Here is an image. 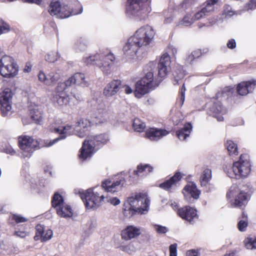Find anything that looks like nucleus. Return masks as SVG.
<instances>
[{"label": "nucleus", "instance_id": "1", "mask_svg": "<svg viewBox=\"0 0 256 256\" xmlns=\"http://www.w3.org/2000/svg\"><path fill=\"white\" fill-rule=\"evenodd\" d=\"M126 202L129 206L124 209V214L130 216L136 212L142 214L148 212L150 200L145 194L138 193L128 198Z\"/></svg>", "mask_w": 256, "mask_h": 256}, {"label": "nucleus", "instance_id": "2", "mask_svg": "<svg viewBox=\"0 0 256 256\" xmlns=\"http://www.w3.org/2000/svg\"><path fill=\"white\" fill-rule=\"evenodd\" d=\"M108 140V136L106 134H102L96 136H88L83 142L79 156L80 158L84 160L91 156L97 146L100 144H105Z\"/></svg>", "mask_w": 256, "mask_h": 256}, {"label": "nucleus", "instance_id": "3", "mask_svg": "<svg viewBox=\"0 0 256 256\" xmlns=\"http://www.w3.org/2000/svg\"><path fill=\"white\" fill-rule=\"evenodd\" d=\"M149 0H128L126 12L140 20L148 17L151 11Z\"/></svg>", "mask_w": 256, "mask_h": 256}, {"label": "nucleus", "instance_id": "4", "mask_svg": "<svg viewBox=\"0 0 256 256\" xmlns=\"http://www.w3.org/2000/svg\"><path fill=\"white\" fill-rule=\"evenodd\" d=\"M154 36L152 28L146 26L138 29L134 34L130 36L136 44L145 52L148 46L152 42Z\"/></svg>", "mask_w": 256, "mask_h": 256}, {"label": "nucleus", "instance_id": "5", "mask_svg": "<svg viewBox=\"0 0 256 256\" xmlns=\"http://www.w3.org/2000/svg\"><path fill=\"white\" fill-rule=\"evenodd\" d=\"M80 198L87 209L96 210L104 202V196L96 190L89 188L84 192H79Z\"/></svg>", "mask_w": 256, "mask_h": 256}, {"label": "nucleus", "instance_id": "6", "mask_svg": "<svg viewBox=\"0 0 256 256\" xmlns=\"http://www.w3.org/2000/svg\"><path fill=\"white\" fill-rule=\"evenodd\" d=\"M250 170L248 156L246 154H241L240 160L233 164L232 168L233 174L229 176L236 179L245 178L249 174Z\"/></svg>", "mask_w": 256, "mask_h": 256}, {"label": "nucleus", "instance_id": "7", "mask_svg": "<svg viewBox=\"0 0 256 256\" xmlns=\"http://www.w3.org/2000/svg\"><path fill=\"white\" fill-rule=\"evenodd\" d=\"M18 72V66L12 58L4 56L0 59V74L6 78L16 76Z\"/></svg>", "mask_w": 256, "mask_h": 256}, {"label": "nucleus", "instance_id": "8", "mask_svg": "<svg viewBox=\"0 0 256 256\" xmlns=\"http://www.w3.org/2000/svg\"><path fill=\"white\" fill-rule=\"evenodd\" d=\"M154 74L152 72H148L144 77L138 81L136 85L135 96L138 98L148 93L151 89H154L158 86L153 81Z\"/></svg>", "mask_w": 256, "mask_h": 256}, {"label": "nucleus", "instance_id": "9", "mask_svg": "<svg viewBox=\"0 0 256 256\" xmlns=\"http://www.w3.org/2000/svg\"><path fill=\"white\" fill-rule=\"evenodd\" d=\"M18 146L24 158L30 157L36 150L40 148L38 141L26 136L18 137Z\"/></svg>", "mask_w": 256, "mask_h": 256}, {"label": "nucleus", "instance_id": "10", "mask_svg": "<svg viewBox=\"0 0 256 256\" xmlns=\"http://www.w3.org/2000/svg\"><path fill=\"white\" fill-rule=\"evenodd\" d=\"M78 4L80 8V11L72 10L71 12L68 6H62L60 2H52L50 5L48 12L52 16H56L57 18H64L69 17L72 14L75 15L82 12V6L78 3Z\"/></svg>", "mask_w": 256, "mask_h": 256}, {"label": "nucleus", "instance_id": "11", "mask_svg": "<svg viewBox=\"0 0 256 256\" xmlns=\"http://www.w3.org/2000/svg\"><path fill=\"white\" fill-rule=\"evenodd\" d=\"M52 206L56 210L58 216L63 218H70L72 212L70 207L64 202L62 196L56 192L52 201Z\"/></svg>", "mask_w": 256, "mask_h": 256}, {"label": "nucleus", "instance_id": "12", "mask_svg": "<svg viewBox=\"0 0 256 256\" xmlns=\"http://www.w3.org/2000/svg\"><path fill=\"white\" fill-rule=\"evenodd\" d=\"M124 54L130 60H136L144 53L130 37L123 48Z\"/></svg>", "mask_w": 256, "mask_h": 256}, {"label": "nucleus", "instance_id": "13", "mask_svg": "<svg viewBox=\"0 0 256 256\" xmlns=\"http://www.w3.org/2000/svg\"><path fill=\"white\" fill-rule=\"evenodd\" d=\"M234 196H236V198L234 202H232V205L234 207H241L243 205H245L248 202V196L246 192H240L236 186H232L227 192L226 196L228 198H230Z\"/></svg>", "mask_w": 256, "mask_h": 256}, {"label": "nucleus", "instance_id": "14", "mask_svg": "<svg viewBox=\"0 0 256 256\" xmlns=\"http://www.w3.org/2000/svg\"><path fill=\"white\" fill-rule=\"evenodd\" d=\"M98 55L102 56V58H98L96 62V66L99 68L104 73L109 74L115 58L114 54L108 52L98 54Z\"/></svg>", "mask_w": 256, "mask_h": 256}, {"label": "nucleus", "instance_id": "15", "mask_svg": "<svg viewBox=\"0 0 256 256\" xmlns=\"http://www.w3.org/2000/svg\"><path fill=\"white\" fill-rule=\"evenodd\" d=\"M12 93L9 90H4L0 97V110L3 116L8 114L12 109L10 104Z\"/></svg>", "mask_w": 256, "mask_h": 256}, {"label": "nucleus", "instance_id": "16", "mask_svg": "<svg viewBox=\"0 0 256 256\" xmlns=\"http://www.w3.org/2000/svg\"><path fill=\"white\" fill-rule=\"evenodd\" d=\"M126 184L124 178H121L119 180L112 182L110 180H106L102 183V186L105 190L110 192L114 193L122 190V188Z\"/></svg>", "mask_w": 256, "mask_h": 256}, {"label": "nucleus", "instance_id": "17", "mask_svg": "<svg viewBox=\"0 0 256 256\" xmlns=\"http://www.w3.org/2000/svg\"><path fill=\"white\" fill-rule=\"evenodd\" d=\"M122 82L119 80H114L108 82L104 89L103 94L107 97L116 94L122 88Z\"/></svg>", "mask_w": 256, "mask_h": 256}, {"label": "nucleus", "instance_id": "18", "mask_svg": "<svg viewBox=\"0 0 256 256\" xmlns=\"http://www.w3.org/2000/svg\"><path fill=\"white\" fill-rule=\"evenodd\" d=\"M170 57L168 54H164L161 56L158 64V74L160 78H164L170 70Z\"/></svg>", "mask_w": 256, "mask_h": 256}, {"label": "nucleus", "instance_id": "19", "mask_svg": "<svg viewBox=\"0 0 256 256\" xmlns=\"http://www.w3.org/2000/svg\"><path fill=\"white\" fill-rule=\"evenodd\" d=\"M218 0H208L201 10L197 12L192 17L194 22L198 20L204 16L208 15L214 10V4H215Z\"/></svg>", "mask_w": 256, "mask_h": 256}, {"label": "nucleus", "instance_id": "20", "mask_svg": "<svg viewBox=\"0 0 256 256\" xmlns=\"http://www.w3.org/2000/svg\"><path fill=\"white\" fill-rule=\"evenodd\" d=\"M52 230H46L43 226L38 224L36 226V233L34 238L36 240H40L41 242H46L52 238Z\"/></svg>", "mask_w": 256, "mask_h": 256}, {"label": "nucleus", "instance_id": "21", "mask_svg": "<svg viewBox=\"0 0 256 256\" xmlns=\"http://www.w3.org/2000/svg\"><path fill=\"white\" fill-rule=\"evenodd\" d=\"M72 126L70 125H66L64 126H63L62 128H54V132L59 133L60 136L58 138L54 139V140L50 142L47 146H50L56 142H58V140L64 139L67 136L71 135L72 134Z\"/></svg>", "mask_w": 256, "mask_h": 256}, {"label": "nucleus", "instance_id": "22", "mask_svg": "<svg viewBox=\"0 0 256 256\" xmlns=\"http://www.w3.org/2000/svg\"><path fill=\"white\" fill-rule=\"evenodd\" d=\"M60 74L56 71H52L49 73V80H46V75L42 72H40L38 75V80L47 86L54 85L60 78Z\"/></svg>", "mask_w": 256, "mask_h": 256}, {"label": "nucleus", "instance_id": "23", "mask_svg": "<svg viewBox=\"0 0 256 256\" xmlns=\"http://www.w3.org/2000/svg\"><path fill=\"white\" fill-rule=\"evenodd\" d=\"M168 134L169 132L165 130L152 128L146 130V135L150 140L156 141Z\"/></svg>", "mask_w": 256, "mask_h": 256}, {"label": "nucleus", "instance_id": "24", "mask_svg": "<svg viewBox=\"0 0 256 256\" xmlns=\"http://www.w3.org/2000/svg\"><path fill=\"white\" fill-rule=\"evenodd\" d=\"M178 214L182 219L190 222L197 216L196 210L189 206L180 208L178 210Z\"/></svg>", "mask_w": 256, "mask_h": 256}, {"label": "nucleus", "instance_id": "25", "mask_svg": "<svg viewBox=\"0 0 256 256\" xmlns=\"http://www.w3.org/2000/svg\"><path fill=\"white\" fill-rule=\"evenodd\" d=\"M255 86H256V80L242 82L238 84L237 91L240 95L246 96L252 91Z\"/></svg>", "mask_w": 256, "mask_h": 256}, {"label": "nucleus", "instance_id": "26", "mask_svg": "<svg viewBox=\"0 0 256 256\" xmlns=\"http://www.w3.org/2000/svg\"><path fill=\"white\" fill-rule=\"evenodd\" d=\"M200 191L196 188V185L194 183L188 184L183 190V194L186 198H193L198 199L200 194Z\"/></svg>", "mask_w": 256, "mask_h": 256}, {"label": "nucleus", "instance_id": "27", "mask_svg": "<svg viewBox=\"0 0 256 256\" xmlns=\"http://www.w3.org/2000/svg\"><path fill=\"white\" fill-rule=\"evenodd\" d=\"M90 126V122L84 119H80L76 122V127L74 128V133L80 138H83L85 135V132L88 130Z\"/></svg>", "mask_w": 256, "mask_h": 256}, {"label": "nucleus", "instance_id": "28", "mask_svg": "<svg viewBox=\"0 0 256 256\" xmlns=\"http://www.w3.org/2000/svg\"><path fill=\"white\" fill-rule=\"evenodd\" d=\"M140 234V230L132 226H128L122 234V238L129 240L138 236Z\"/></svg>", "mask_w": 256, "mask_h": 256}, {"label": "nucleus", "instance_id": "29", "mask_svg": "<svg viewBox=\"0 0 256 256\" xmlns=\"http://www.w3.org/2000/svg\"><path fill=\"white\" fill-rule=\"evenodd\" d=\"M210 110L213 114V116L216 118L218 121L222 122L224 120L222 115L226 113V110L222 108L220 102L214 103L210 107Z\"/></svg>", "mask_w": 256, "mask_h": 256}, {"label": "nucleus", "instance_id": "30", "mask_svg": "<svg viewBox=\"0 0 256 256\" xmlns=\"http://www.w3.org/2000/svg\"><path fill=\"white\" fill-rule=\"evenodd\" d=\"M182 178V174L180 172H177L170 180H167L163 183L160 184V187L164 190H169L173 186L180 180Z\"/></svg>", "mask_w": 256, "mask_h": 256}, {"label": "nucleus", "instance_id": "31", "mask_svg": "<svg viewBox=\"0 0 256 256\" xmlns=\"http://www.w3.org/2000/svg\"><path fill=\"white\" fill-rule=\"evenodd\" d=\"M30 116L36 123H39L42 120V108L38 105H34L30 108Z\"/></svg>", "mask_w": 256, "mask_h": 256}, {"label": "nucleus", "instance_id": "32", "mask_svg": "<svg viewBox=\"0 0 256 256\" xmlns=\"http://www.w3.org/2000/svg\"><path fill=\"white\" fill-rule=\"evenodd\" d=\"M54 102L60 106L66 105L69 102V98L66 92L55 93Z\"/></svg>", "mask_w": 256, "mask_h": 256}, {"label": "nucleus", "instance_id": "33", "mask_svg": "<svg viewBox=\"0 0 256 256\" xmlns=\"http://www.w3.org/2000/svg\"><path fill=\"white\" fill-rule=\"evenodd\" d=\"M192 130V126L190 124H187L184 125V128L176 132L178 138L180 140H184L189 136Z\"/></svg>", "mask_w": 256, "mask_h": 256}, {"label": "nucleus", "instance_id": "34", "mask_svg": "<svg viewBox=\"0 0 256 256\" xmlns=\"http://www.w3.org/2000/svg\"><path fill=\"white\" fill-rule=\"evenodd\" d=\"M75 84L82 86H88V82L86 80L84 74L82 73H76L73 75Z\"/></svg>", "mask_w": 256, "mask_h": 256}, {"label": "nucleus", "instance_id": "35", "mask_svg": "<svg viewBox=\"0 0 256 256\" xmlns=\"http://www.w3.org/2000/svg\"><path fill=\"white\" fill-rule=\"evenodd\" d=\"M212 178V171L210 169L204 170L200 178V182L202 186H206Z\"/></svg>", "mask_w": 256, "mask_h": 256}, {"label": "nucleus", "instance_id": "36", "mask_svg": "<svg viewBox=\"0 0 256 256\" xmlns=\"http://www.w3.org/2000/svg\"><path fill=\"white\" fill-rule=\"evenodd\" d=\"M226 146L230 156H236L238 154L237 145L232 140H227L226 144Z\"/></svg>", "mask_w": 256, "mask_h": 256}, {"label": "nucleus", "instance_id": "37", "mask_svg": "<svg viewBox=\"0 0 256 256\" xmlns=\"http://www.w3.org/2000/svg\"><path fill=\"white\" fill-rule=\"evenodd\" d=\"M153 168L148 164H144V166L140 164L137 166V170L134 171V173L138 176H142V174L145 172L146 174L152 172Z\"/></svg>", "mask_w": 256, "mask_h": 256}, {"label": "nucleus", "instance_id": "38", "mask_svg": "<svg viewBox=\"0 0 256 256\" xmlns=\"http://www.w3.org/2000/svg\"><path fill=\"white\" fill-rule=\"evenodd\" d=\"M102 58V56H99L98 54L89 56H86L83 58L84 62L86 64H94L96 66V62L98 58Z\"/></svg>", "mask_w": 256, "mask_h": 256}, {"label": "nucleus", "instance_id": "39", "mask_svg": "<svg viewBox=\"0 0 256 256\" xmlns=\"http://www.w3.org/2000/svg\"><path fill=\"white\" fill-rule=\"evenodd\" d=\"M246 248L248 250H256V237H248L244 242Z\"/></svg>", "mask_w": 256, "mask_h": 256}, {"label": "nucleus", "instance_id": "40", "mask_svg": "<svg viewBox=\"0 0 256 256\" xmlns=\"http://www.w3.org/2000/svg\"><path fill=\"white\" fill-rule=\"evenodd\" d=\"M194 22L193 18L190 14L186 15L184 18L178 22V26H187L191 25Z\"/></svg>", "mask_w": 256, "mask_h": 256}, {"label": "nucleus", "instance_id": "41", "mask_svg": "<svg viewBox=\"0 0 256 256\" xmlns=\"http://www.w3.org/2000/svg\"><path fill=\"white\" fill-rule=\"evenodd\" d=\"M133 128L135 131L140 132L146 128V124L139 118H135L133 122Z\"/></svg>", "mask_w": 256, "mask_h": 256}, {"label": "nucleus", "instance_id": "42", "mask_svg": "<svg viewBox=\"0 0 256 256\" xmlns=\"http://www.w3.org/2000/svg\"><path fill=\"white\" fill-rule=\"evenodd\" d=\"M244 220H240L238 224V228L240 231L244 232L246 230L248 226L247 216H245L244 214H242Z\"/></svg>", "mask_w": 256, "mask_h": 256}, {"label": "nucleus", "instance_id": "43", "mask_svg": "<svg viewBox=\"0 0 256 256\" xmlns=\"http://www.w3.org/2000/svg\"><path fill=\"white\" fill-rule=\"evenodd\" d=\"M56 54H55V53L50 52H48L46 56H45V60L46 61L50 62H54L55 61H56L58 58H60V56L58 52H56Z\"/></svg>", "mask_w": 256, "mask_h": 256}, {"label": "nucleus", "instance_id": "44", "mask_svg": "<svg viewBox=\"0 0 256 256\" xmlns=\"http://www.w3.org/2000/svg\"><path fill=\"white\" fill-rule=\"evenodd\" d=\"M9 30V25L0 18V34L7 32Z\"/></svg>", "mask_w": 256, "mask_h": 256}, {"label": "nucleus", "instance_id": "45", "mask_svg": "<svg viewBox=\"0 0 256 256\" xmlns=\"http://www.w3.org/2000/svg\"><path fill=\"white\" fill-rule=\"evenodd\" d=\"M104 200L114 206H117L120 204V200L116 197L111 198L110 196H104Z\"/></svg>", "mask_w": 256, "mask_h": 256}, {"label": "nucleus", "instance_id": "46", "mask_svg": "<svg viewBox=\"0 0 256 256\" xmlns=\"http://www.w3.org/2000/svg\"><path fill=\"white\" fill-rule=\"evenodd\" d=\"M122 250L123 251L126 252L129 254H132L133 252H135L136 250V248L132 244H131L125 246H122Z\"/></svg>", "mask_w": 256, "mask_h": 256}, {"label": "nucleus", "instance_id": "47", "mask_svg": "<svg viewBox=\"0 0 256 256\" xmlns=\"http://www.w3.org/2000/svg\"><path fill=\"white\" fill-rule=\"evenodd\" d=\"M154 230L156 232L160 234H166L168 232V228L166 226H164L158 224H154Z\"/></svg>", "mask_w": 256, "mask_h": 256}, {"label": "nucleus", "instance_id": "48", "mask_svg": "<svg viewBox=\"0 0 256 256\" xmlns=\"http://www.w3.org/2000/svg\"><path fill=\"white\" fill-rule=\"evenodd\" d=\"M195 0H184L181 4V8L186 10L190 8L194 2Z\"/></svg>", "mask_w": 256, "mask_h": 256}, {"label": "nucleus", "instance_id": "49", "mask_svg": "<svg viewBox=\"0 0 256 256\" xmlns=\"http://www.w3.org/2000/svg\"><path fill=\"white\" fill-rule=\"evenodd\" d=\"M170 256H177V244H171L169 248Z\"/></svg>", "mask_w": 256, "mask_h": 256}, {"label": "nucleus", "instance_id": "50", "mask_svg": "<svg viewBox=\"0 0 256 256\" xmlns=\"http://www.w3.org/2000/svg\"><path fill=\"white\" fill-rule=\"evenodd\" d=\"M66 88L64 82H59L56 88V93L65 92L64 90Z\"/></svg>", "mask_w": 256, "mask_h": 256}, {"label": "nucleus", "instance_id": "51", "mask_svg": "<svg viewBox=\"0 0 256 256\" xmlns=\"http://www.w3.org/2000/svg\"><path fill=\"white\" fill-rule=\"evenodd\" d=\"M12 218L14 220L17 224L27 221V219L26 218L18 214H14Z\"/></svg>", "mask_w": 256, "mask_h": 256}, {"label": "nucleus", "instance_id": "52", "mask_svg": "<svg viewBox=\"0 0 256 256\" xmlns=\"http://www.w3.org/2000/svg\"><path fill=\"white\" fill-rule=\"evenodd\" d=\"M256 6V0H250V3L246 4L244 7V10H252Z\"/></svg>", "mask_w": 256, "mask_h": 256}, {"label": "nucleus", "instance_id": "53", "mask_svg": "<svg viewBox=\"0 0 256 256\" xmlns=\"http://www.w3.org/2000/svg\"><path fill=\"white\" fill-rule=\"evenodd\" d=\"M216 22V20L214 18H210L208 20V22L206 23V24H200L198 25V26L200 28L202 27L203 26H210L214 25L215 24Z\"/></svg>", "mask_w": 256, "mask_h": 256}, {"label": "nucleus", "instance_id": "54", "mask_svg": "<svg viewBox=\"0 0 256 256\" xmlns=\"http://www.w3.org/2000/svg\"><path fill=\"white\" fill-rule=\"evenodd\" d=\"M186 88H185V86H184V84L182 85V88H180V101H181V104H180V106H182L184 102V97H185V92H186Z\"/></svg>", "mask_w": 256, "mask_h": 256}, {"label": "nucleus", "instance_id": "55", "mask_svg": "<svg viewBox=\"0 0 256 256\" xmlns=\"http://www.w3.org/2000/svg\"><path fill=\"white\" fill-rule=\"evenodd\" d=\"M14 235L18 237L24 238L27 236V233L24 231L16 230L14 232Z\"/></svg>", "mask_w": 256, "mask_h": 256}, {"label": "nucleus", "instance_id": "56", "mask_svg": "<svg viewBox=\"0 0 256 256\" xmlns=\"http://www.w3.org/2000/svg\"><path fill=\"white\" fill-rule=\"evenodd\" d=\"M77 48L80 51L84 50L86 48V44L84 42H79L76 44Z\"/></svg>", "mask_w": 256, "mask_h": 256}, {"label": "nucleus", "instance_id": "57", "mask_svg": "<svg viewBox=\"0 0 256 256\" xmlns=\"http://www.w3.org/2000/svg\"><path fill=\"white\" fill-rule=\"evenodd\" d=\"M66 87L70 86L72 84H75L73 76L70 77L68 80L64 82Z\"/></svg>", "mask_w": 256, "mask_h": 256}, {"label": "nucleus", "instance_id": "58", "mask_svg": "<svg viewBox=\"0 0 256 256\" xmlns=\"http://www.w3.org/2000/svg\"><path fill=\"white\" fill-rule=\"evenodd\" d=\"M236 44L234 40L231 39L227 43V46L228 48L232 49L236 47Z\"/></svg>", "mask_w": 256, "mask_h": 256}, {"label": "nucleus", "instance_id": "59", "mask_svg": "<svg viewBox=\"0 0 256 256\" xmlns=\"http://www.w3.org/2000/svg\"><path fill=\"white\" fill-rule=\"evenodd\" d=\"M32 64L28 62H26L25 66H24V72H29L31 71L32 70Z\"/></svg>", "mask_w": 256, "mask_h": 256}, {"label": "nucleus", "instance_id": "60", "mask_svg": "<svg viewBox=\"0 0 256 256\" xmlns=\"http://www.w3.org/2000/svg\"><path fill=\"white\" fill-rule=\"evenodd\" d=\"M186 256H198V252L194 250H188Z\"/></svg>", "mask_w": 256, "mask_h": 256}, {"label": "nucleus", "instance_id": "61", "mask_svg": "<svg viewBox=\"0 0 256 256\" xmlns=\"http://www.w3.org/2000/svg\"><path fill=\"white\" fill-rule=\"evenodd\" d=\"M192 54L196 58H199L202 54V52L200 50H194Z\"/></svg>", "mask_w": 256, "mask_h": 256}, {"label": "nucleus", "instance_id": "62", "mask_svg": "<svg viewBox=\"0 0 256 256\" xmlns=\"http://www.w3.org/2000/svg\"><path fill=\"white\" fill-rule=\"evenodd\" d=\"M124 92L126 94H130L132 92V90L129 86H124Z\"/></svg>", "mask_w": 256, "mask_h": 256}, {"label": "nucleus", "instance_id": "63", "mask_svg": "<svg viewBox=\"0 0 256 256\" xmlns=\"http://www.w3.org/2000/svg\"><path fill=\"white\" fill-rule=\"evenodd\" d=\"M196 58H194V55H192V54L191 53V54L190 55H189L187 58H186V61L187 62H192Z\"/></svg>", "mask_w": 256, "mask_h": 256}, {"label": "nucleus", "instance_id": "64", "mask_svg": "<svg viewBox=\"0 0 256 256\" xmlns=\"http://www.w3.org/2000/svg\"><path fill=\"white\" fill-rule=\"evenodd\" d=\"M235 253L234 252H231L229 254H226L224 256H234Z\"/></svg>", "mask_w": 256, "mask_h": 256}]
</instances>
